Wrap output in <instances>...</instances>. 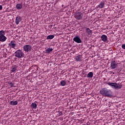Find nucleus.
<instances>
[{
	"instance_id": "nucleus-20",
	"label": "nucleus",
	"mask_w": 125,
	"mask_h": 125,
	"mask_svg": "<svg viewBox=\"0 0 125 125\" xmlns=\"http://www.w3.org/2000/svg\"><path fill=\"white\" fill-rule=\"evenodd\" d=\"M61 85H62V86H65V85H66V80H62L61 82Z\"/></svg>"
},
{
	"instance_id": "nucleus-18",
	"label": "nucleus",
	"mask_w": 125,
	"mask_h": 125,
	"mask_svg": "<svg viewBox=\"0 0 125 125\" xmlns=\"http://www.w3.org/2000/svg\"><path fill=\"white\" fill-rule=\"evenodd\" d=\"M87 78H88L89 79H90L91 78H93V72H90L88 73L87 75Z\"/></svg>"
},
{
	"instance_id": "nucleus-11",
	"label": "nucleus",
	"mask_w": 125,
	"mask_h": 125,
	"mask_svg": "<svg viewBox=\"0 0 125 125\" xmlns=\"http://www.w3.org/2000/svg\"><path fill=\"white\" fill-rule=\"evenodd\" d=\"M99 8H104L105 7V2L104 1H101L100 3L98 5Z\"/></svg>"
},
{
	"instance_id": "nucleus-1",
	"label": "nucleus",
	"mask_w": 125,
	"mask_h": 125,
	"mask_svg": "<svg viewBox=\"0 0 125 125\" xmlns=\"http://www.w3.org/2000/svg\"><path fill=\"white\" fill-rule=\"evenodd\" d=\"M100 93L102 95H104V96H112V91H111V90H109L106 88H103L100 90Z\"/></svg>"
},
{
	"instance_id": "nucleus-13",
	"label": "nucleus",
	"mask_w": 125,
	"mask_h": 125,
	"mask_svg": "<svg viewBox=\"0 0 125 125\" xmlns=\"http://www.w3.org/2000/svg\"><path fill=\"white\" fill-rule=\"evenodd\" d=\"M86 29V32L88 34V35H90L92 34V30H90L89 28L84 27Z\"/></svg>"
},
{
	"instance_id": "nucleus-23",
	"label": "nucleus",
	"mask_w": 125,
	"mask_h": 125,
	"mask_svg": "<svg viewBox=\"0 0 125 125\" xmlns=\"http://www.w3.org/2000/svg\"><path fill=\"white\" fill-rule=\"evenodd\" d=\"M9 84L11 85V87H13V86H14V84L11 82L9 83Z\"/></svg>"
},
{
	"instance_id": "nucleus-29",
	"label": "nucleus",
	"mask_w": 125,
	"mask_h": 125,
	"mask_svg": "<svg viewBox=\"0 0 125 125\" xmlns=\"http://www.w3.org/2000/svg\"><path fill=\"white\" fill-rule=\"evenodd\" d=\"M84 77H86V74H85V75H84Z\"/></svg>"
},
{
	"instance_id": "nucleus-10",
	"label": "nucleus",
	"mask_w": 125,
	"mask_h": 125,
	"mask_svg": "<svg viewBox=\"0 0 125 125\" xmlns=\"http://www.w3.org/2000/svg\"><path fill=\"white\" fill-rule=\"evenodd\" d=\"M9 46H11L12 48H15L16 47V44L15 43V41H11L10 43H9Z\"/></svg>"
},
{
	"instance_id": "nucleus-9",
	"label": "nucleus",
	"mask_w": 125,
	"mask_h": 125,
	"mask_svg": "<svg viewBox=\"0 0 125 125\" xmlns=\"http://www.w3.org/2000/svg\"><path fill=\"white\" fill-rule=\"evenodd\" d=\"M21 20H22V19L19 15H18L16 17L15 23L16 25H19L20 22H21Z\"/></svg>"
},
{
	"instance_id": "nucleus-17",
	"label": "nucleus",
	"mask_w": 125,
	"mask_h": 125,
	"mask_svg": "<svg viewBox=\"0 0 125 125\" xmlns=\"http://www.w3.org/2000/svg\"><path fill=\"white\" fill-rule=\"evenodd\" d=\"M75 59L76 61H80V60H82V55H78L75 58Z\"/></svg>"
},
{
	"instance_id": "nucleus-14",
	"label": "nucleus",
	"mask_w": 125,
	"mask_h": 125,
	"mask_svg": "<svg viewBox=\"0 0 125 125\" xmlns=\"http://www.w3.org/2000/svg\"><path fill=\"white\" fill-rule=\"evenodd\" d=\"M16 7L17 9H22L23 6H22V4L18 3L16 5Z\"/></svg>"
},
{
	"instance_id": "nucleus-28",
	"label": "nucleus",
	"mask_w": 125,
	"mask_h": 125,
	"mask_svg": "<svg viewBox=\"0 0 125 125\" xmlns=\"http://www.w3.org/2000/svg\"><path fill=\"white\" fill-rule=\"evenodd\" d=\"M112 73L113 74V75H115V73H114V72H112Z\"/></svg>"
},
{
	"instance_id": "nucleus-16",
	"label": "nucleus",
	"mask_w": 125,
	"mask_h": 125,
	"mask_svg": "<svg viewBox=\"0 0 125 125\" xmlns=\"http://www.w3.org/2000/svg\"><path fill=\"white\" fill-rule=\"evenodd\" d=\"M37 107H38V105L37 104L35 103H32L31 105V107L32 108V109H37Z\"/></svg>"
},
{
	"instance_id": "nucleus-12",
	"label": "nucleus",
	"mask_w": 125,
	"mask_h": 125,
	"mask_svg": "<svg viewBox=\"0 0 125 125\" xmlns=\"http://www.w3.org/2000/svg\"><path fill=\"white\" fill-rule=\"evenodd\" d=\"M101 39L103 42H107V41L108 38L107 37V36H106L105 35H103L101 36Z\"/></svg>"
},
{
	"instance_id": "nucleus-4",
	"label": "nucleus",
	"mask_w": 125,
	"mask_h": 125,
	"mask_svg": "<svg viewBox=\"0 0 125 125\" xmlns=\"http://www.w3.org/2000/svg\"><path fill=\"white\" fill-rule=\"evenodd\" d=\"M4 35H5V31L3 30L0 31V42H5L7 39Z\"/></svg>"
},
{
	"instance_id": "nucleus-5",
	"label": "nucleus",
	"mask_w": 125,
	"mask_h": 125,
	"mask_svg": "<svg viewBox=\"0 0 125 125\" xmlns=\"http://www.w3.org/2000/svg\"><path fill=\"white\" fill-rule=\"evenodd\" d=\"M74 17L77 20H81L83 18V15L81 12H76L74 15Z\"/></svg>"
},
{
	"instance_id": "nucleus-8",
	"label": "nucleus",
	"mask_w": 125,
	"mask_h": 125,
	"mask_svg": "<svg viewBox=\"0 0 125 125\" xmlns=\"http://www.w3.org/2000/svg\"><path fill=\"white\" fill-rule=\"evenodd\" d=\"M74 42H77V43H82V40H81V38L80 37L77 36L73 38Z\"/></svg>"
},
{
	"instance_id": "nucleus-25",
	"label": "nucleus",
	"mask_w": 125,
	"mask_h": 125,
	"mask_svg": "<svg viewBox=\"0 0 125 125\" xmlns=\"http://www.w3.org/2000/svg\"><path fill=\"white\" fill-rule=\"evenodd\" d=\"M2 9V6L0 5V10Z\"/></svg>"
},
{
	"instance_id": "nucleus-3",
	"label": "nucleus",
	"mask_w": 125,
	"mask_h": 125,
	"mask_svg": "<svg viewBox=\"0 0 125 125\" xmlns=\"http://www.w3.org/2000/svg\"><path fill=\"white\" fill-rule=\"evenodd\" d=\"M15 56L16 57H17V58H23L24 56H25V55L24 54V53L23 51H22V50L19 49L17 51L15 52Z\"/></svg>"
},
{
	"instance_id": "nucleus-24",
	"label": "nucleus",
	"mask_w": 125,
	"mask_h": 125,
	"mask_svg": "<svg viewBox=\"0 0 125 125\" xmlns=\"http://www.w3.org/2000/svg\"><path fill=\"white\" fill-rule=\"evenodd\" d=\"M122 47L123 49H125V43L122 45Z\"/></svg>"
},
{
	"instance_id": "nucleus-30",
	"label": "nucleus",
	"mask_w": 125,
	"mask_h": 125,
	"mask_svg": "<svg viewBox=\"0 0 125 125\" xmlns=\"http://www.w3.org/2000/svg\"><path fill=\"white\" fill-rule=\"evenodd\" d=\"M63 6H64V5H62V7H63Z\"/></svg>"
},
{
	"instance_id": "nucleus-22",
	"label": "nucleus",
	"mask_w": 125,
	"mask_h": 125,
	"mask_svg": "<svg viewBox=\"0 0 125 125\" xmlns=\"http://www.w3.org/2000/svg\"><path fill=\"white\" fill-rule=\"evenodd\" d=\"M17 68L16 67H13L12 68L11 72L12 73H15L16 72Z\"/></svg>"
},
{
	"instance_id": "nucleus-26",
	"label": "nucleus",
	"mask_w": 125,
	"mask_h": 125,
	"mask_svg": "<svg viewBox=\"0 0 125 125\" xmlns=\"http://www.w3.org/2000/svg\"><path fill=\"white\" fill-rule=\"evenodd\" d=\"M59 115H60V116H61V115H62V112H60L59 113Z\"/></svg>"
},
{
	"instance_id": "nucleus-21",
	"label": "nucleus",
	"mask_w": 125,
	"mask_h": 125,
	"mask_svg": "<svg viewBox=\"0 0 125 125\" xmlns=\"http://www.w3.org/2000/svg\"><path fill=\"white\" fill-rule=\"evenodd\" d=\"M54 38V35H49L47 37V40H52V39Z\"/></svg>"
},
{
	"instance_id": "nucleus-19",
	"label": "nucleus",
	"mask_w": 125,
	"mask_h": 125,
	"mask_svg": "<svg viewBox=\"0 0 125 125\" xmlns=\"http://www.w3.org/2000/svg\"><path fill=\"white\" fill-rule=\"evenodd\" d=\"M10 105H17L18 104V102L17 101H12L10 102Z\"/></svg>"
},
{
	"instance_id": "nucleus-7",
	"label": "nucleus",
	"mask_w": 125,
	"mask_h": 125,
	"mask_svg": "<svg viewBox=\"0 0 125 125\" xmlns=\"http://www.w3.org/2000/svg\"><path fill=\"white\" fill-rule=\"evenodd\" d=\"M118 66V63H116V61H112L110 64V68L111 69H116L117 67Z\"/></svg>"
},
{
	"instance_id": "nucleus-15",
	"label": "nucleus",
	"mask_w": 125,
	"mask_h": 125,
	"mask_svg": "<svg viewBox=\"0 0 125 125\" xmlns=\"http://www.w3.org/2000/svg\"><path fill=\"white\" fill-rule=\"evenodd\" d=\"M53 50V49H52V48H47V49H46L45 50V53H50V52H51Z\"/></svg>"
},
{
	"instance_id": "nucleus-27",
	"label": "nucleus",
	"mask_w": 125,
	"mask_h": 125,
	"mask_svg": "<svg viewBox=\"0 0 125 125\" xmlns=\"http://www.w3.org/2000/svg\"><path fill=\"white\" fill-rule=\"evenodd\" d=\"M50 27H51V28H52V27H53V25L51 24V25H50Z\"/></svg>"
},
{
	"instance_id": "nucleus-2",
	"label": "nucleus",
	"mask_w": 125,
	"mask_h": 125,
	"mask_svg": "<svg viewBox=\"0 0 125 125\" xmlns=\"http://www.w3.org/2000/svg\"><path fill=\"white\" fill-rule=\"evenodd\" d=\"M108 85L111 86L112 88H114V89H116L117 90H119V89H121L122 88V85L121 84L117 83H107Z\"/></svg>"
},
{
	"instance_id": "nucleus-6",
	"label": "nucleus",
	"mask_w": 125,
	"mask_h": 125,
	"mask_svg": "<svg viewBox=\"0 0 125 125\" xmlns=\"http://www.w3.org/2000/svg\"><path fill=\"white\" fill-rule=\"evenodd\" d=\"M23 50L25 52H29V51H31V49H32V47L31 45H25L23 47Z\"/></svg>"
}]
</instances>
